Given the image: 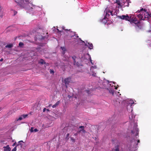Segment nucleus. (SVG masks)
Wrapping results in <instances>:
<instances>
[{
  "mask_svg": "<svg viewBox=\"0 0 151 151\" xmlns=\"http://www.w3.org/2000/svg\"><path fill=\"white\" fill-rule=\"evenodd\" d=\"M68 97L70 99L71 98V96L69 95L68 96Z\"/></svg>",
  "mask_w": 151,
  "mask_h": 151,
  "instance_id": "obj_35",
  "label": "nucleus"
},
{
  "mask_svg": "<svg viewBox=\"0 0 151 151\" xmlns=\"http://www.w3.org/2000/svg\"><path fill=\"white\" fill-rule=\"evenodd\" d=\"M76 37V38H78V36H77Z\"/></svg>",
  "mask_w": 151,
  "mask_h": 151,
  "instance_id": "obj_44",
  "label": "nucleus"
},
{
  "mask_svg": "<svg viewBox=\"0 0 151 151\" xmlns=\"http://www.w3.org/2000/svg\"><path fill=\"white\" fill-rule=\"evenodd\" d=\"M77 135V133H76V134H75V136H76Z\"/></svg>",
  "mask_w": 151,
  "mask_h": 151,
  "instance_id": "obj_45",
  "label": "nucleus"
},
{
  "mask_svg": "<svg viewBox=\"0 0 151 151\" xmlns=\"http://www.w3.org/2000/svg\"><path fill=\"white\" fill-rule=\"evenodd\" d=\"M4 151H10L11 148L9 145H7L6 146H4L3 147Z\"/></svg>",
  "mask_w": 151,
  "mask_h": 151,
  "instance_id": "obj_12",
  "label": "nucleus"
},
{
  "mask_svg": "<svg viewBox=\"0 0 151 151\" xmlns=\"http://www.w3.org/2000/svg\"><path fill=\"white\" fill-rule=\"evenodd\" d=\"M13 47V45L12 44H10L7 45L5 46L6 48H11L12 47Z\"/></svg>",
  "mask_w": 151,
  "mask_h": 151,
  "instance_id": "obj_16",
  "label": "nucleus"
},
{
  "mask_svg": "<svg viewBox=\"0 0 151 151\" xmlns=\"http://www.w3.org/2000/svg\"><path fill=\"white\" fill-rule=\"evenodd\" d=\"M113 83H115L114 82H113Z\"/></svg>",
  "mask_w": 151,
  "mask_h": 151,
  "instance_id": "obj_50",
  "label": "nucleus"
},
{
  "mask_svg": "<svg viewBox=\"0 0 151 151\" xmlns=\"http://www.w3.org/2000/svg\"><path fill=\"white\" fill-rule=\"evenodd\" d=\"M104 13H106V16L104 17L102 19V22L104 23H106L107 21L108 18H107V17H109V16L110 15H111L112 16H113L114 15H112L111 14H107V15H106V9L104 11Z\"/></svg>",
  "mask_w": 151,
  "mask_h": 151,
  "instance_id": "obj_7",
  "label": "nucleus"
},
{
  "mask_svg": "<svg viewBox=\"0 0 151 151\" xmlns=\"http://www.w3.org/2000/svg\"><path fill=\"white\" fill-rule=\"evenodd\" d=\"M22 116L23 119H25L28 116V114H23L22 115H21Z\"/></svg>",
  "mask_w": 151,
  "mask_h": 151,
  "instance_id": "obj_19",
  "label": "nucleus"
},
{
  "mask_svg": "<svg viewBox=\"0 0 151 151\" xmlns=\"http://www.w3.org/2000/svg\"><path fill=\"white\" fill-rule=\"evenodd\" d=\"M72 58L73 60L74 65H76L77 66H79L78 63V62H76V60H75L76 59V57L75 56H74L72 57Z\"/></svg>",
  "mask_w": 151,
  "mask_h": 151,
  "instance_id": "obj_11",
  "label": "nucleus"
},
{
  "mask_svg": "<svg viewBox=\"0 0 151 151\" xmlns=\"http://www.w3.org/2000/svg\"><path fill=\"white\" fill-rule=\"evenodd\" d=\"M0 16L1 17H2V12L1 11V8L0 6Z\"/></svg>",
  "mask_w": 151,
  "mask_h": 151,
  "instance_id": "obj_25",
  "label": "nucleus"
},
{
  "mask_svg": "<svg viewBox=\"0 0 151 151\" xmlns=\"http://www.w3.org/2000/svg\"><path fill=\"white\" fill-rule=\"evenodd\" d=\"M137 127V125L136 123L134 124L133 129L131 130L132 134H134V135L135 134V137H134L133 142L135 144L134 147L136 148H138V143L140 142L139 140L137 139V137H139V130Z\"/></svg>",
  "mask_w": 151,
  "mask_h": 151,
  "instance_id": "obj_3",
  "label": "nucleus"
},
{
  "mask_svg": "<svg viewBox=\"0 0 151 151\" xmlns=\"http://www.w3.org/2000/svg\"><path fill=\"white\" fill-rule=\"evenodd\" d=\"M46 110V109L45 108H44L43 110V112L45 111V110Z\"/></svg>",
  "mask_w": 151,
  "mask_h": 151,
  "instance_id": "obj_32",
  "label": "nucleus"
},
{
  "mask_svg": "<svg viewBox=\"0 0 151 151\" xmlns=\"http://www.w3.org/2000/svg\"><path fill=\"white\" fill-rule=\"evenodd\" d=\"M115 89H117V88L115 87Z\"/></svg>",
  "mask_w": 151,
  "mask_h": 151,
  "instance_id": "obj_46",
  "label": "nucleus"
},
{
  "mask_svg": "<svg viewBox=\"0 0 151 151\" xmlns=\"http://www.w3.org/2000/svg\"><path fill=\"white\" fill-rule=\"evenodd\" d=\"M109 91L110 93H112L113 95V94L114 92V91L113 89H110L109 90Z\"/></svg>",
  "mask_w": 151,
  "mask_h": 151,
  "instance_id": "obj_22",
  "label": "nucleus"
},
{
  "mask_svg": "<svg viewBox=\"0 0 151 151\" xmlns=\"http://www.w3.org/2000/svg\"><path fill=\"white\" fill-rule=\"evenodd\" d=\"M62 29H64V28L63 27Z\"/></svg>",
  "mask_w": 151,
  "mask_h": 151,
  "instance_id": "obj_49",
  "label": "nucleus"
},
{
  "mask_svg": "<svg viewBox=\"0 0 151 151\" xmlns=\"http://www.w3.org/2000/svg\"><path fill=\"white\" fill-rule=\"evenodd\" d=\"M127 102V103L128 104H130V106L129 107V108H130V109H128V107L127 108V110L128 111H131V115L129 116V118L132 121H133L134 120V119L135 118V116L133 114V113L132 112V104L134 103V102L132 100L128 99L126 101Z\"/></svg>",
  "mask_w": 151,
  "mask_h": 151,
  "instance_id": "obj_5",
  "label": "nucleus"
},
{
  "mask_svg": "<svg viewBox=\"0 0 151 151\" xmlns=\"http://www.w3.org/2000/svg\"><path fill=\"white\" fill-rule=\"evenodd\" d=\"M16 143V142H15L14 144H13V145H12V146H14L15 145Z\"/></svg>",
  "mask_w": 151,
  "mask_h": 151,
  "instance_id": "obj_34",
  "label": "nucleus"
},
{
  "mask_svg": "<svg viewBox=\"0 0 151 151\" xmlns=\"http://www.w3.org/2000/svg\"><path fill=\"white\" fill-rule=\"evenodd\" d=\"M85 45L87 46L90 49H92L93 48V44L91 43H90L88 42H86L85 43Z\"/></svg>",
  "mask_w": 151,
  "mask_h": 151,
  "instance_id": "obj_10",
  "label": "nucleus"
},
{
  "mask_svg": "<svg viewBox=\"0 0 151 151\" xmlns=\"http://www.w3.org/2000/svg\"><path fill=\"white\" fill-rule=\"evenodd\" d=\"M96 67L95 66H92L90 68V70H92V72L93 73V74H92V76H96V74L95 73H94L93 72L92 70H93L94 69H96Z\"/></svg>",
  "mask_w": 151,
  "mask_h": 151,
  "instance_id": "obj_13",
  "label": "nucleus"
},
{
  "mask_svg": "<svg viewBox=\"0 0 151 151\" xmlns=\"http://www.w3.org/2000/svg\"><path fill=\"white\" fill-rule=\"evenodd\" d=\"M86 132L85 130L84 129V127L83 126L79 127L78 131L77 132L78 133L84 134Z\"/></svg>",
  "mask_w": 151,
  "mask_h": 151,
  "instance_id": "obj_6",
  "label": "nucleus"
},
{
  "mask_svg": "<svg viewBox=\"0 0 151 151\" xmlns=\"http://www.w3.org/2000/svg\"><path fill=\"white\" fill-rule=\"evenodd\" d=\"M119 147L118 146H116L115 148L113 149L111 151H119Z\"/></svg>",
  "mask_w": 151,
  "mask_h": 151,
  "instance_id": "obj_15",
  "label": "nucleus"
},
{
  "mask_svg": "<svg viewBox=\"0 0 151 151\" xmlns=\"http://www.w3.org/2000/svg\"><path fill=\"white\" fill-rule=\"evenodd\" d=\"M116 102H119V104L120 103V102H119V100L118 99H117V100H116Z\"/></svg>",
  "mask_w": 151,
  "mask_h": 151,
  "instance_id": "obj_31",
  "label": "nucleus"
},
{
  "mask_svg": "<svg viewBox=\"0 0 151 151\" xmlns=\"http://www.w3.org/2000/svg\"><path fill=\"white\" fill-rule=\"evenodd\" d=\"M107 82H108V83H110V82H109V81H107Z\"/></svg>",
  "mask_w": 151,
  "mask_h": 151,
  "instance_id": "obj_41",
  "label": "nucleus"
},
{
  "mask_svg": "<svg viewBox=\"0 0 151 151\" xmlns=\"http://www.w3.org/2000/svg\"><path fill=\"white\" fill-rule=\"evenodd\" d=\"M21 142H23L22 141H20L19 142L18 144L17 145V146L20 145V147H22V143H21Z\"/></svg>",
  "mask_w": 151,
  "mask_h": 151,
  "instance_id": "obj_18",
  "label": "nucleus"
},
{
  "mask_svg": "<svg viewBox=\"0 0 151 151\" xmlns=\"http://www.w3.org/2000/svg\"><path fill=\"white\" fill-rule=\"evenodd\" d=\"M39 63L42 64H44L45 63L44 61L42 59H41Z\"/></svg>",
  "mask_w": 151,
  "mask_h": 151,
  "instance_id": "obj_21",
  "label": "nucleus"
},
{
  "mask_svg": "<svg viewBox=\"0 0 151 151\" xmlns=\"http://www.w3.org/2000/svg\"><path fill=\"white\" fill-rule=\"evenodd\" d=\"M60 48L63 51V54H64L65 53V52L66 51V49L65 47H61Z\"/></svg>",
  "mask_w": 151,
  "mask_h": 151,
  "instance_id": "obj_17",
  "label": "nucleus"
},
{
  "mask_svg": "<svg viewBox=\"0 0 151 151\" xmlns=\"http://www.w3.org/2000/svg\"><path fill=\"white\" fill-rule=\"evenodd\" d=\"M85 57L86 58H87L86 59L88 60H90V62H91V64L92 65H93V63L92 62V60L91 59V58L90 55L88 54H87L86 55H85Z\"/></svg>",
  "mask_w": 151,
  "mask_h": 151,
  "instance_id": "obj_9",
  "label": "nucleus"
},
{
  "mask_svg": "<svg viewBox=\"0 0 151 151\" xmlns=\"http://www.w3.org/2000/svg\"><path fill=\"white\" fill-rule=\"evenodd\" d=\"M3 58H1V59L0 60V62H2V61H3Z\"/></svg>",
  "mask_w": 151,
  "mask_h": 151,
  "instance_id": "obj_33",
  "label": "nucleus"
},
{
  "mask_svg": "<svg viewBox=\"0 0 151 151\" xmlns=\"http://www.w3.org/2000/svg\"><path fill=\"white\" fill-rule=\"evenodd\" d=\"M16 147V146L12 150V151H16L17 149Z\"/></svg>",
  "mask_w": 151,
  "mask_h": 151,
  "instance_id": "obj_27",
  "label": "nucleus"
},
{
  "mask_svg": "<svg viewBox=\"0 0 151 151\" xmlns=\"http://www.w3.org/2000/svg\"><path fill=\"white\" fill-rule=\"evenodd\" d=\"M38 131V130L37 129H34V131L35 132H37V131Z\"/></svg>",
  "mask_w": 151,
  "mask_h": 151,
  "instance_id": "obj_29",
  "label": "nucleus"
},
{
  "mask_svg": "<svg viewBox=\"0 0 151 151\" xmlns=\"http://www.w3.org/2000/svg\"><path fill=\"white\" fill-rule=\"evenodd\" d=\"M47 111H49V110L48 109H47Z\"/></svg>",
  "mask_w": 151,
  "mask_h": 151,
  "instance_id": "obj_47",
  "label": "nucleus"
},
{
  "mask_svg": "<svg viewBox=\"0 0 151 151\" xmlns=\"http://www.w3.org/2000/svg\"><path fill=\"white\" fill-rule=\"evenodd\" d=\"M109 85H110V86H111V84H109Z\"/></svg>",
  "mask_w": 151,
  "mask_h": 151,
  "instance_id": "obj_51",
  "label": "nucleus"
},
{
  "mask_svg": "<svg viewBox=\"0 0 151 151\" xmlns=\"http://www.w3.org/2000/svg\"><path fill=\"white\" fill-rule=\"evenodd\" d=\"M81 40V41L82 42H83L85 43V42L81 40Z\"/></svg>",
  "mask_w": 151,
  "mask_h": 151,
  "instance_id": "obj_39",
  "label": "nucleus"
},
{
  "mask_svg": "<svg viewBox=\"0 0 151 151\" xmlns=\"http://www.w3.org/2000/svg\"><path fill=\"white\" fill-rule=\"evenodd\" d=\"M50 72L51 73H54V71H53V70H51L50 71Z\"/></svg>",
  "mask_w": 151,
  "mask_h": 151,
  "instance_id": "obj_30",
  "label": "nucleus"
},
{
  "mask_svg": "<svg viewBox=\"0 0 151 151\" xmlns=\"http://www.w3.org/2000/svg\"><path fill=\"white\" fill-rule=\"evenodd\" d=\"M23 119V117L22 115H21L19 117L18 119H17V121H18V120H21Z\"/></svg>",
  "mask_w": 151,
  "mask_h": 151,
  "instance_id": "obj_20",
  "label": "nucleus"
},
{
  "mask_svg": "<svg viewBox=\"0 0 151 151\" xmlns=\"http://www.w3.org/2000/svg\"><path fill=\"white\" fill-rule=\"evenodd\" d=\"M118 17L121 19L129 21L133 25H135L139 27V22L138 20L135 19V18L133 14H130L129 16L127 14L125 15H122L121 16H118Z\"/></svg>",
  "mask_w": 151,
  "mask_h": 151,
  "instance_id": "obj_1",
  "label": "nucleus"
},
{
  "mask_svg": "<svg viewBox=\"0 0 151 151\" xmlns=\"http://www.w3.org/2000/svg\"><path fill=\"white\" fill-rule=\"evenodd\" d=\"M133 16H134V17H135V18H136V19H136V20H137V19L136 18V17H135V16H136V15H133ZM138 21H139V20H138Z\"/></svg>",
  "mask_w": 151,
  "mask_h": 151,
  "instance_id": "obj_36",
  "label": "nucleus"
},
{
  "mask_svg": "<svg viewBox=\"0 0 151 151\" xmlns=\"http://www.w3.org/2000/svg\"><path fill=\"white\" fill-rule=\"evenodd\" d=\"M70 139H71V141L73 142H75V139L74 138H73V137H71Z\"/></svg>",
  "mask_w": 151,
  "mask_h": 151,
  "instance_id": "obj_26",
  "label": "nucleus"
},
{
  "mask_svg": "<svg viewBox=\"0 0 151 151\" xmlns=\"http://www.w3.org/2000/svg\"><path fill=\"white\" fill-rule=\"evenodd\" d=\"M70 81L71 78H67L64 80V83L66 87H67V85H68L69 83L70 82Z\"/></svg>",
  "mask_w": 151,
  "mask_h": 151,
  "instance_id": "obj_8",
  "label": "nucleus"
},
{
  "mask_svg": "<svg viewBox=\"0 0 151 151\" xmlns=\"http://www.w3.org/2000/svg\"><path fill=\"white\" fill-rule=\"evenodd\" d=\"M149 32H151V27L150 29V30L149 31Z\"/></svg>",
  "mask_w": 151,
  "mask_h": 151,
  "instance_id": "obj_37",
  "label": "nucleus"
},
{
  "mask_svg": "<svg viewBox=\"0 0 151 151\" xmlns=\"http://www.w3.org/2000/svg\"><path fill=\"white\" fill-rule=\"evenodd\" d=\"M17 13V12H14V14H16Z\"/></svg>",
  "mask_w": 151,
  "mask_h": 151,
  "instance_id": "obj_38",
  "label": "nucleus"
},
{
  "mask_svg": "<svg viewBox=\"0 0 151 151\" xmlns=\"http://www.w3.org/2000/svg\"><path fill=\"white\" fill-rule=\"evenodd\" d=\"M24 45V44L22 42H20L19 43V46L20 47H22Z\"/></svg>",
  "mask_w": 151,
  "mask_h": 151,
  "instance_id": "obj_23",
  "label": "nucleus"
},
{
  "mask_svg": "<svg viewBox=\"0 0 151 151\" xmlns=\"http://www.w3.org/2000/svg\"><path fill=\"white\" fill-rule=\"evenodd\" d=\"M73 34H75V32H73Z\"/></svg>",
  "mask_w": 151,
  "mask_h": 151,
  "instance_id": "obj_48",
  "label": "nucleus"
},
{
  "mask_svg": "<svg viewBox=\"0 0 151 151\" xmlns=\"http://www.w3.org/2000/svg\"><path fill=\"white\" fill-rule=\"evenodd\" d=\"M69 135V134H67V136L68 137Z\"/></svg>",
  "mask_w": 151,
  "mask_h": 151,
  "instance_id": "obj_42",
  "label": "nucleus"
},
{
  "mask_svg": "<svg viewBox=\"0 0 151 151\" xmlns=\"http://www.w3.org/2000/svg\"><path fill=\"white\" fill-rule=\"evenodd\" d=\"M16 3L22 8L28 10L29 12L32 11L33 9V5L29 2L28 0H14Z\"/></svg>",
  "mask_w": 151,
  "mask_h": 151,
  "instance_id": "obj_2",
  "label": "nucleus"
},
{
  "mask_svg": "<svg viewBox=\"0 0 151 151\" xmlns=\"http://www.w3.org/2000/svg\"><path fill=\"white\" fill-rule=\"evenodd\" d=\"M147 43H148V44L150 47H151V41L150 40H148V41Z\"/></svg>",
  "mask_w": 151,
  "mask_h": 151,
  "instance_id": "obj_24",
  "label": "nucleus"
},
{
  "mask_svg": "<svg viewBox=\"0 0 151 151\" xmlns=\"http://www.w3.org/2000/svg\"><path fill=\"white\" fill-rule=\"evenodd\" d=\"M52 106V104H50V105H49V107H50V106Z\"/></svg>",
  "mask_w": 151,
  "mask_h": 151,
  "instance_id": "obj_43",
  "label": "nucleus"
},
{
  "mask_svg": "<svg viewBox=\"0 0 151 151\" xmlns=\"http://www.w3.org/2000/svg\"><path fill=\"white\" fill-rule=\"evenodd\" d=\"M57 29L58 30V31H59V32H61V31L59 30L58 29Z\"/></svg>",
  "mask_w": 151,
  "mask_h": 151,
  "instance_id": "obj_40",
  "label": "nucleus"
},
{
  "mask_svg": "<svg viewBox=\"0 0 151 151\" xmlns=\"http://www.w3.org/2000/svg\"><path fill=\"white\" fill-rule=\"evenodd\" d=\"M34 128L33 127H31L30 129V132H34V130H33Z\"/></svg>",
  "mask_w": 151,
  "mask_h": 151,
  "instance_id": "obj_28",
  "label": "nucleus"
},
{
  "mask_svg": "<svg viewBox=\"0 0 151 151\" xmlns=\"http://www.w3.org/2000/svg\"><path fill=\"white\" fill-rule=\"evenodd\" d=\"M60 103V101H58L57 102L55 103V104L54 105H53V106H52V107L53 108H55Z\"/></svg>",
  "mask_w": 151,
  "mask_h": 151,
  "instance_id": "obj_14",
  "label": "nucleus"
},
{
  "mask_svg": "<svg viewBox=\"0 0 151 151\" xmlns=\"http://www.w3.org/2000/svg\"><path fill=\"white\" fill-rule=\"evenodd\" d=\"M136 13H139L138 14L137 17L140 20H146L149 17H151V14H149L143 8L141 9L140 11L138 10Z\"/></svg>",
  "mask_w": 151,
  "mask_h": 151,
  "instance_id": "obj_4",
  "label": "nucleus"
}]
</instances>
